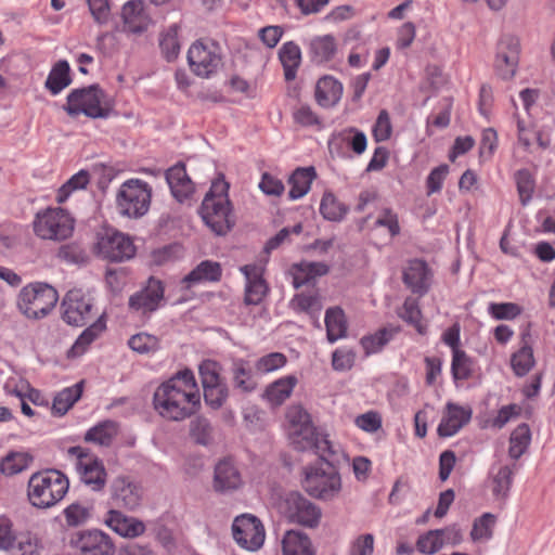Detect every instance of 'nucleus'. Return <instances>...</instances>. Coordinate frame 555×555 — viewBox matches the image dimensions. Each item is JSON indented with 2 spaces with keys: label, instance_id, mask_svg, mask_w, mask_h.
<instances>
[{
  "label": "nucleus",
  "instance_id": "obj_5",
  "mask_svg": "<svg viewBox=\"0 0 555 555\" xmlns=\"http://www.w3.org/2000/svg\"><path fill=\"white\" fill-rule=\"evenodd\" d=\"M105 96L104 90L99 85L74 89L67 95V102L63 108L70 117L83 114L93 119L107 118L112 107L105 101Z\"/></svg>",
  "mask_w": 555,
  "mask_h": 555
},
{
  "label": "nucleus",
  "instance_id": "obj_54",
  "mask_svg": "<svg viewBox=\"0 0 555 555\" xmlns=\"http://www.w3.org/2000/svg\"><path fill=\"white\" fill-rule=\"evenodd\" d=\"M519 62V55L496 53L495 69L498 75L504 79H511L515 76Z\"/></svg>",
  "mask_w": 555,
  "mask_h": 555
},
{
  "label": "nucleus",
  "instance_id": "obj_53",
  "mask_svg": "<svg viewBox=\"0 0 555 555\" xmlns=\"http://www.w3.org/2000/svg\"><path fill=\"white\" fill-rule=\"evenodd\" d=\"M443 529L430 530L421 535L416 542V547L421 553L434 554L443 546L442 534Z\"/></svg>",
  "mask_w": 555,
  "mask_h": 555
},
{
  "label": "nucleus",
  "instance_id": "obj_49",
  "mask_svg": "<svg viewBox=\"0 0 555 555\" xmlns=\"http://www.w3.org/2000/svg\"><path fill=\"white\" fill-rule=\"evenodd\" d=\"M496 522V516L491 513H485L476 518L473 524L470 537L474 541L481 539H491L493 535V528Z\"/></svg>",
  "mask_w": 555,
  "mask_h": 555
},
{
  "label": "nucleus",
  "instance_id": "obj_38",
  "mask_svg": "<svg viewBox=\"0 0 555 555\" xmlns=\"http://www.w3.org/2000/svg\"><path fill=\"white\" fill-rule=\"evenodd\" d=\"M117 435V425L113 421L102 422L90 428L85 435L86 442L108 447Z\"/></svg>",
  "mask_w": 555,
  "mask_h": 555
},
{
  "label": "nucleus",
  "instance_id": "obj_27",
  "mask_svg": "<svg viewBox=\"0 0 555 555\" xmlns=\"http://www.w3.org/2000/svg\"><path fill=\"white\" fill-rule=\"evenodd\" d=\"M284 555H315L307 533L300 530H287L282 540Z\"/></svg>",
  "mask_w": 555,
  "mask_h": 555
},
{
  "label": "nucleus",
  "instance_id": "obj_13",
  "mask_svg": "<svg viewBox=\"0 0 555 555\" xmlns=\"http://www.w3.org/2000/svg\"><path fill=\"white\" fill-rule=\"evenodd\" d=\"M233 538L236 543L248 551L261 547L264 541V529L261 521L253 515H242L232 525Z\"/></svg>",
  "mask_w": 555,
  "mask_h": 555
},
{
  "label": "nucleus",
  "instance_id": "obj_35",
  "mask_svg": "<svg viewBox=\"0 0 555 555\" xmlns=\"http://www.w3.org/2000/svg\"><path fill=\"white\" fill-rule=\"evenodd\" d=\"M337 51V43L332 35H324L313 38L310 41L311 60L321 64L331 61Z\"/></svg>",
  "mask_w": 555,
  "mask_h": 555
},
{
  "label": "nucleus",
  "instance_id": "obj_42",
  "mask_svg": "<svg viewBox=\"0 0 555 555\" xmlns=\"http://www.w3.org/2000/svg\"><path fill=\"white\" fill-rule=\"evenodd\" d=\"M33 462V456L26 452H10L0 462V472L13 476L25 470Z\"/></svg>",
  "mask_w": 555,
  "mask_h": 555
},
{
  "label": "nucleus",
  "instance_id": "obj_55",
  "mask_svg": "<svg viewBox=\"0 0 555 555\" xmlns=\"http://www.w3.org/2000/svg\"><path fill=\"white\" fill-rule=\"evenodd\" d=\"M220 364L214 360H204L198 367L203 387L223 383Z\"/></svg>",
  "mask_w": 555,
  "mask_h": 555
},
{
  "label": "nucleus",
  "instance_id": "obj_60",
  "mask_svg": "<svg viewBox=\"0 0 555 555\" xmlns=\"http://www.w3.org/2000/svg\"><path fill=\"white\" fill-rule=\"evenodd\" d=\"M489 311L496 320H509L520 314L521 309L517 304L502 302L491 304Z\"/></svg>",
  "mask_w": 555,
  "mask_h": 555
},
{
  "label": "nucleus",
  "instance_id": "obj_17",
  "mask_svg": "<svg viewBox=\"0 0 555 555\" xmlns=\"http://www.w3.org/2000/svg\"><path fill=\"white\" fill-rule=\"evenodd\" d=\"M112 500L118 507L137 508L142 501L143 490L140 485L129 477L119 476L111 485Z\"/></svg>",
  "mask_w": 555,
  "mask_h": 555
},
{
  "label": "nucleus",
  "instance_id": "obj_62",
  "mask_svg": "<svg viewBox=\"0 0 555 555\" xmlns=\"http://www.w3.org/2000/svg\"><path fill=\"white\" fill-rule=\"evenodd\" d=\"M87 3L95 23L103 25L108 22L111 15L108 0H87Z\"/></svg>",
  "mask_w": 555,
  "mask_h": 555
},
{
  "label": "nucleus",
  "instance_id": "obj_47",
  "mask_svg": "<svg viewBox=\"0 0 555 555\" xmlns=\"http://www.w3.org/2000/svg\"><path fill=\"white\" fill-rule=\"evenodd\" d=\"M233 382L236 388L245 392L253 391L257 384L253 379L251 371L244 360H236L232 366Z\"/></svg>",
  "mask_w": 555,
  "mask_h": 555
},
{
  "label": "nucleus",
  "instance_id": "obj_46",
  "mask_svg": "<svg viewBox=\"0 0 555 555\" xmlns=\"http://www.w3.org/2000/svg\"><path fill=\"white\" fill-rule=\"evenodd\" d=\"M398 314L403 321L413 325L420 334L426 333V327L421 322L422 311L416 298L406 297Z\"/></svg>",
  "mask_w": 555,
  "mask_h": 555
},
{
  "label": "nucleus",
  "instance_id": "obj_2",
  "mask_svg": "<svg viewBox=\"0 0 555 555\" xmlns=\"http://www.w3.org/2000/svg\"><path fill=\"white\" fill-rule=\"evenodd\" d=\"M153 403L160 416L183 421L201 406L198 387L191 370L185 369L164 382L154 392Z\"/></svg>",
  "mask_w": 555,
  "mask_h": 555
},
{
  "label": "nucleus",
  "instance_id": "obj_24",
  "mask_svg": "<svg viewBox=\"0 0 555 555\" xmlns=\"http://www.w3.org/2000/svg\"><path fill=\"white\" fill-rule=\"evenodd\" d=\"M116 533L125 538H135L144 533L145 525L143 521L124 515L119 511L112 509L105 520Z\"/></svg>",
  "mask_w": 555,
  "mask_h": 555
},
{
  "label": "nucleus",
  "instance_id": "obj_29",
  "mask_svg": "<svg viewBox=\"0 0 555 555\" xmlns=\"http://www.w3.org/2000/svg\"><path fill=\"white\" fill-rule=\"evenodd\" d=\"M326 337L330 343L346 337L348 324L344 310L340 307L328 308L325 312Z\"/></svg>",
  "mask_w": 555,
  "mask_h": 555
},
{
  "label": "nucleus",
  "instance_id": "obj_1",
  "mask_svg": "<svg viewBox=\"0 0 555 555\" xmlns=\"http://www.w3.org/2000/svg\"><path fill=\"white\" fill-rule=\"evenodd\" d=\"M288 438L297 451H314L319 455L315 464L302 469L301 486L312 498L328 501L341 490V478L336 466L326 459L335 454L332 442L320 435L312 424L310 414L300 405H292L286 413Z\"/></svg>",
  "mask_w": 555,
  "mask_h": 555
},
{
  "label": "nucleus",
  "instance_id": "obj_40",
  "mask_svg": "<svg viewBox=\"0 0 555 555\" xmlns=\"http://www.w3.org/2000/svg\"><path fill=\"white\" fill-rule=\"evenodd\" d=\"M190 438L198 446L208 447L214 442V427L208 418L196 416L190 422Z\"/></svg>",
  "mask_w": 555,
  "mask_h": 555
},
{
  "label": "nucleus",
  "instance_id": "obj_20",
  "mask_svg": "<svg viewBox=\"0 0 555 555\" xmlns=\"http://www.w3.org/2000/svg\"><path fill=\"white\" fill-rule=\"evenodd\" d=\"M241 271L246 279L245 305H259L269 291L260 268L256 264H246L241 268Z\"/></svg>",
  "mask_w": 555,
  "mask_h": 555
},
{
  "label": "nucleus",
  "instance_id": "obj_10",
  "mask_svg": "<svg viewBox=\"0 0 555 555\" xmlns=\"http://www.w3.org/2000/svg\"><path fill=\"white\" fill-rule=\"evenodd\" d=\"M186 57L191 72L201 78H210L222 65L220 46L214 40H195Z\"/></svg>",
  "mask_w": 555,
  "mask_h": 555
},
{
  "label": "nucleus",
  "instance_id": "obj_7",
  "mask_svg": "<svg viewBox=\"0 0 555 555\" xmlns=\"http://www.w3.org/2000/svg\"><path fill=\"white\" fill-rule=\"evenodd\" d=\"M59 300L56 289L47 283H31L22 288L18 295V307L28 319L47 317Z\"/></svg>",
  "mask_w": 555,
  "mask_h": 555
},
{
  "label": "nucleus",
  "instance_id": "obj_64",
  "mask_svg": "<svg viewBox=\"0 0 555 555\" xmlns=\"http://www.w3.org/2000/svg\"><path fill=\"white\" fill-rule=\"evenodd\" d=\"M354 423L366 433H375L382 427V417L377 412L370 411L357 416Z\"/></svg>",
  "mask_w": 555,
  "mask_h": 555
},
{
  "label": "nucleus",
  "instance_id": "obj_16",
  "mask_svg": "<svg viewBox=\"0 0 555 555\" xmlns=\"http://www.w3.org/2000/svg\"><path fill=\"white\" fill-rule=\"evenodd\" d=\"M72 543L81 555H114L116 552L112 538L98 529L77 532Z\"/></svg>",
  "mask_w": 555,
  "mask_h": 555
},
{
  "label": "nucleus",
  "instance_id": "obj_12",
  "mask_svg": "<svg viewBox=\"0 0 555 555\" xmlns=\"http://www.w3.org/2000/svg\"><path fill=\"white\" fill-rule=\"evenodd\" d=\"M280 509L289 522L307 528L318 527L322 516L321 508L298 491L287 493Z\"/></svg>",
  "mask_w": 555,
  "mask_h": 555
},
{
  "label": "nucleus",
  "instance_id": "obj_63",
  "mask_svg": "<svg viewBox=\"0 0 555 555\" xmlns=\"http://www.w3.org/2000/svg\"><path fill=\"white\" fill-rule=\"evenodd\" d=\"M374 551V537L371 533L359 535L349 550V555H372Z\"/></svg>",
  "mask_w": 555,
  "mask_h": 555
},
{
  "label": "nucleus",
  "instance_id": "obj_37",
  "mask_svg": "<svg viewBox=\"0 0 555 555\" xmlns=\"http://www.w3.org/2000/svg\"><path fill=\"white\" fill-rule=\"evenodd\" d=\"M297 378L293 375L280 378L266 389V398L275 405L282 404L293 392Z\"/></svg>",
  "mask_w": 555,
  "mask_h": 555
},
{
  "label": "nucleus",
  "instance_id": "obj_3",
  "mask_svg": "<svg viewBox=\"0 0 555 555\" xmlns=\"http://www.w3.org/2000/svg\"><path fill=\"white\" fill-rule=\"evenodd\" d=\"M229 189V182L222 173H219L218 178L211 182L199 208L203 221L217 235H225L235 225Z\"/></svg>",
  "mask_w": 555,
  "mask_h": 555
},
{
  "label": "nucleus",
  "instance_id": "obj_19",
  "mask_svg": "<svg viewBox=\"0 0 555 555\" xmlns=\"http://www.w3.org/2000/svg\"><path fill=\"white\" fill-rule=\"evenodd\" d=\"M165 176L172 196L179 203H183L192 196L195 191V185L188 176L185 165L183 163H178L167 169Z\"/></svg>",
  "mask_w": 555,
  "mask_h": 555
},
{
  "label": "nucleus",
  "instance_id": "obj_56",
  "mask_svg": "<svg viewBox=\"0 0 555 555\" xmlns=\"http://www.w3.org/2000/svg\"><path fill=\"white\" fill-rule=\"evenodd\" d=\"M293 304L298 311L315 313L322 309L321 298L318 294L301 293L295 296Z\"/></svg>",
  "mask_w": 555,
  "mask_h": 555
},
{
  "label": "nucleus",
  "instance_id": "obj_43",
  "mask_svg": "<svg viewBox=\"0 0 555 555\" xmlns=\"http://www.w3.org/2000/svg\"><path fill=\"white\" fill-rule=\"evenodd\" d=\"M348 207L338 202L332 192H325L321 199L320 212L324 219L330 221H340L347 214Z\"/></svg>",
  "mask_w": 555,
  "mask_h": 555
},
{
  "label": "nucleus",
  "instance_id": "obj_34",
  "mask_svg": "<svg viewBox=\"0 0 555 555\" xmlns=\"http://www.w3.org/2000/svg\"><path fill=\"white\" fill-rule=\"evenodd\" d=\"M516 465H504L495 474L491 475L492 495L498 501H505L513 485Z\"/></svg>",
  "mask_w": 555,
  "mask_h": 555
},
{
  "label": "nucleus",
  "instance_id": "obj_61",
  "mask_svg": "<svg viewBox=\"0 0 555 555\" xmlns=\"http://www.w3.org/2000/svg\"><path fill=\"white\" fill-rule=\"evenodd\" d=\"M356 353L351 349H336L332 354L335 371H348L353 366Z\"/></svg>",
  "mask_w": 555,
  "mask_h": 555
},
{
  "label": "nucleus",
  "instance_id": "obj_15",
  "mask_svg": "<svg viewBox=\"0 0 555 555\" xmlns=\"http://www.w3.org/2000/svg\"><path fill=\"white\" fill-rule=\"evenodd\" d=\"M165 286L163 282L150 276L146 285L129 297V309L143 315L155 312L164 300Z\"/></svg>",
  "mask_w": 555,
  "mask_h": 555
},
{
  "label": "nucleus",
  "instance_id": "obj_45",
  "mask_svg": "<svg viewBox=\"0 0 555 555\" xmlns=\"http://www.w3.org/2000/svg\"><path fill=\"white\" fill-rule=\"evenodd\" d=\"M474 360L464 350H454L451 373L454 380H465L473 375Z\"/></svg>",
  "mask_w": 555,
  "mask_h": 555
},
{
  "label": "nucleus",
  "instance_id": "obj_25",
  "mask_svg": "<svg viewBox=\"0 0 555 555\" xmlns=\"http://www.w3.org/2000/svg\"><path fill=\"white\" fill-rule=\"evenodd\" d=\"M343 85L331 76L320 78L315 86V101L325 108L335 106L341 99Z\"/></svg>",
  "mask_w": 555,
  "mask_h": 555
},
{
  "label": "nucleus",
  "instance_id": "obj_30",
  "mask_svg": "<svg viewBox=\"0 0 555 555\" xmlns=\"http://www.w3.org/2000/svg\"><path fill=\"white\" fill-rule=\"evenodd\" d=\"M279 59L283 65L285 80H294L297 75V69L301 63V51L299 46L294 41L285 42L279 51Z\"/></svg>",
  "mask_w": 555,
  "mask_h": 555
},
{
  "label": "nucleus",
  "instance_id": "obj_59",
  "mask_svg": "<svg viewBox=\"0 0 555 555\" xmlns=\"http://www.w3.org/2000/svg\"><path fill=\"white\" fill-rule=\"evenodd\" d=\"M448 173L449 166L447 164H442L430 171L426 179L427 195L438 193L441 190Z\"/></svg>",
  "mask_w": 555,
  "mask_h": 555
},
{
  "label": "nucleus",
  "instance_id": "obj_57",
  "mask_svg": "<svg viewBox=\"0 0 555 555\" xmlns=\"http://www.w3.org/2000/svg\"><path fill=\"white\" fill-rule=\"evenodd\" d=\"M287 362L285 354L281 352H271L257 360L256 370L261 373H270L281 369Z\"/></svg>",
  "mask_w": 555,
  "mask_h": 555
},
{
  "label": "nucleus",
  "instance_id": "obj_23",
  "mask_svg": "<svg viewBox=\"0 0 555 555\" xmlns=\"http://www.w3.org/2000/svg\"><path fill=\"white\" fill-rule=\"evenodd\" d=\"M125 29L132 34H141L147 29L150 17L144 10L142 0H130L121 9Z\"/></svg>",
  "mask_w": 555,
  "mask_h": 555
},
{
  "label": "nucleus",
  "instance_id": "obj_26",
  "mask_svg": "<svg viewBox=\"0 0 555 555\" xmlns=\"http://www.w3.org/2000/svg\"><path fill=\"white\" fill-rule=\"evenodd\" d=\"M317 178L315 168L310 167H298L288 178V184L291 186L288 197L291 199H298L304 197L310 190L313 180Z\"/></svg>",
  "mask_w": 555,
  "mask_h": 555
},
{
  "label": "nucleus",
  "instance_id": "obj_22",
  "mask_svg": "<svg viewBox=\"0 0 555 555\" xmlns=\"http://www.w3.org/2000/svg\"><path fill=\"white\" fill-rule=\"evenodd\" d=\"M241 485V474L235 465L228 459L219 461L215 467V491L225 493L238 489Z\"/></svg>",
  "mask_w": 555,
  "mask_h": 555
},
{
  "label": "nucleus",
  "instance_id": "obj_4",
  "mask_svg": "<svg viewBox=\"0 0 555 555\" xmlns=\"http://www.w3.org/2000/svg\"><path fill=\"white\" fill-rule=\"evenodd\" d=\"M69 481L59 469L34 473L27 482V499L31 506L48 509L55 506L67 493Z\"/></svg>",
  "mask_w": 555,
  "mask_h": 555
},
{
  "label": "nucleus",
  "instance_id": "obj_31",
  "mask_svg": "<svg viewBox=\"0 0 555 555\" xmlns=\"http://www.w3.org/2000/svg\"><path fill=\"white\" fill-rule=\"evenodd\" d=\"M105 328V321L103 320V317H100L78 336L74 345L67 351V358H77L82 356L87 351L88 347Z\"/></svg>",
  "mask_w": 555,
  "mask_h": 555
},
{
  "label": "nucleus",
  "instance_id": "obj_33",
  "mask_svg": "<svg viewBox=\"0 0 555 555\" xmlns=\"http://www.w3.org/2000/svg\"><path fill=\"white\" fill-rule=\"evenodd\" d=\"M72 83L70 67L67 61L60 60L51 68L46 80V88L52 94H59L63 89Z\"/></svg>",
  "mask_w": 555,
  "mask_h": 555
},
{
  "label": "nucleus",
  "instance_id": "obj_9",
  "mask_svg": "<svg viewBox=\"0 0 555 555\" xmlns=\"http://www.w3.org/2000/svg\"><path fill=\"white\" fill-rule=\"evenodd\" d=\"M151 197L152 190L146 182L130 179L121 184L117 193V209L128 218H140L147 212Z\"/></svg>",
  "mask_w": 555,
  "mask_h": 555
},
{
  "label": "nucleus",
  "instance_id": "obj_28",
  "mask_svg": "<svg viewBox=\"0 0 555 555\" xmlns=\"http://www.w3.org/2000/svg\"><path fill=\"white\" fill-rule=\"evenodd\" d=\"M85 380H80L72 387L64 388L54 396L51 412L54 416H63L80 399Z\"/></svg>",
  "mask_w": 555,
  "mask_h": 555
},
{
  "label": "nucleus",
  "instance_id": "obj_36",
  "mask_svg": "<svg viewBox=\"0 0 555 555\" xmlns=\"http://www.w3.org/2000/svg\"><path fill=\"white\" fill-rule=\"evenodd\" d=\"M524 346L512 356L511 364L514 373L517 376H525L534 365L533 350L529 346L528 338H530L529 331L524 332L522 335Z\"/></svg>",
  "mask_w": 555,
  "mask_h": 555
},
{
  "label": "nucleus",
  "instance_id": "obj_6",
  "mask_svg": "<svg viewBox=\"0 0 555 555\" xmlns=\"http://www.w3.org/2000/svg\"><path fill=\"white\" fill-rule=\"evenodd\" d=\"M94 254L111 262H122L135 255V246L129 235L112 227H103L95 233Z\"/></svg>",
  "mask_w": 555,
  "mask_h": 555
},
{
  "label": "nucleus",
  "instance_id": "obj_50",
  "mask_svg": "<svg viewBox=\"0 0 555 555\" xmlns=\"http://www.w3.org/2000/svg\"><path fill=\"white\" fill-rule=\"evenodd\" d=\"M204 400L214 410L220 409L229 397V388L225 382L203 387Z\"/></svg>",
  "mask_w": 555,
  "mask_h": 555
},
{
  "label": "nucleus",
  "instance_id": "obj_44",
  "mask_svg": "<svg viewBox=\"0 0 555 555\" xmlns=\"http://www.w3.org/2000/svg\"><path fill=\"white\" fill-rule=\"evenodd\" d=\"M178 33L179 26L173 24L160 36L159 48L167 62H173L180 53Z\"/></svg>",
  "mask_w": 555,
  "mask_h": 555
},
{
  "label": "nucleus",
  "instance_id": "obj_21",
  "mask_svg": "<svg viewBox=\"0 0 555 555\" xmlns=\"http://www.w3.org/2000/svg\"><path fill=\"white\" fill-rule=\"evenodd\" d=\"M470 418V409H465L449 402L446 406V413L437 428V433L440 437L454 436L462 427L469 423Z\"/></svg>",
  "mask_w": 555,
  "mask_h": 555
},
{
  "label": "nucleus",
  "instance_id": "obj_58",
  "mask_svg": "<svg viewBox=\"0 0 555 555\" xmlns=\"http://www.w3.org/2000/svg\"><path fill=\"white\" fill-rule=\"evenodd\" d=\"M392 131L389 114L382 109L373 127V137L376 142H383L390 138Z\"/></svg>",
  "mask_w": 555,
  "mask_h": 555
},
{
  "label": "nucleus",
  "instance_id": "obj_11",
  "mask_svg": "<svg viewBox=\"0 0 555 555\" xmlns=\"http://www.w3.org/2000/svg\"><path fill=\"white\" fill-rule=\"evenodd\" d=\"M67 454L75 457V467L80 480L93 491H101L106 485V469L102 460L88 448L70 447Z\"/></svg>",
  "mask_w": 555,
  "mask_h": 555
},
{
  "label": "nucleus",
  "instance_id": "obj_8",
  "mask_svg": "<svg viewBox=\"0 0 555 555\" xmlns=\"http://www.w3.org/2000/svg\"><path fill=\"white\" fill-rule=\"evenodd\" d=\"M74 219L63 208H47L36 214L34 233L42 240L64 241L74 231Z\"/></svg>",
  "mask_w": 555,
  "mask_h": 555
},
{
  "label": "nucleus",
  "instance_id": "obj_39",
  "mask_svg": "<svg viewBox=\"0 0 555 555\" xmlns=\"http://www.w3.org/2000/svg\"><path fill=\"white\" fill-rule=\"evenodd\" d=\"M531 441V431L528 424L522 423L518 425L509 437L508 455L518 460L529 448Z\"/></svg>",
  "mask_w": 555,
  "mask_h": 555
},
{
  "label": "nucleus",
  "instance_id": "obj_41",
  "mask_svg": "<svg viewBox=\"0 0 555 555\" xmlns=\"http://www.w3.org/2000/svg\"><path fill=\"white\" fill-rule=\"evenodd\" d=\"M399 330V327H383L374 335L363 336L360 341L361 346L366 354L376 353L390 341Z\"/></svg>",
  "mask_w": 555,
  "mask_h": 555
},
{
  "label": "nucleus",
  "instance_id": "obj_18",
  "mask_svg": "<svg viewBox=\"0 0 555 555\" xmlns=\"http://www.w3.org/2000/svg\"><path fill=\"white\" fill-rule=\"evenodd\" d=\"M430 269L422 259H412L403 270L402 280L412 293L424 296L429 289Z\"/></svg>",
  "mask_w": 555,
  "mask_h": 555
},
{
  "label": "nucleus",
  "instance_id": "obj_52",
  "mask_svg": "<svg viewBox=\"0 0 555 555\" xmlns=\"http://www.w3.org/2000/svg\"><path fill=\"white\" fill-rule=\"evenodd\" d=\"M129 347L141 354L155 352L159 349V339L147 333H139L130 337Z\"/></svg>",
  "mask_w": 555,
  "mask_h": 555
},
{
  "label": "nucleus",
  "instance_id": "obj_51",
  "mask_svg": "<svg viewBox=\"0 0 555 555\" xmlns=\"http://www.w3.org/2000/svg\"><path fill=\"white\" fill-rule=\"evenodd\" d=\"M515 181L520 203L525 206L532 198L534 180L528 169H519L515 173Z\"/></svg>",
  "mask_w": 555,
  "mask_h": 555
},
{
  "label": "nucleus",
  "instance_id": "obj_48",
  "mask_svg": "<svg viewBox=\"0 0 555 555\" xmlns=\"http://www.w3.org/2000/svg\"><path fill=\"white\" fill-rule=\"evenodd\" d=\"M90 182V175L87 170H80L72 176L59 190L56 202L64 203L74 191L83 190Z\"/></svg>",
  "mask_w": 555,
  "mask_h": 555
},
{
  "label": "nucleus",
  "instance_id": "obj_14",
  "mask_svg": "<svg viewBox=\"0 0 555 555\" xmlns=\"http://www.w3.org/2000/svg\"><path fill=\"white\" fill-rule=\"evenodd\" d=\"M61 307L62 318L67 324L83 326L91 319L93 304L81 289H72L66 293Z\"/></svg>",
  "mask_w": 555,
  "mask_h": 555
},
{
  "label": "nucleus",
  "instance_id": "obj_32",
  "mask_svg": "<svg viewBox=\"0 0 555 555\" xmlns=\"http://www.w3.org/2000/svg\"><path fill=\"white\" fill-rule=\"evenodd\" d=\"M221 273L222 270L218 262L204 260L184 276L183 283L191 287L203 281L217 282L221 279Z\"/></svg>",
  "mask_w": 555,
  "mask_h": 555
}]
</instances>
